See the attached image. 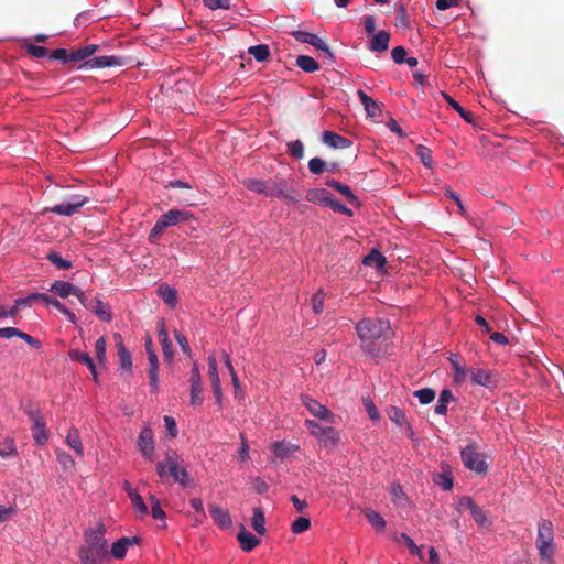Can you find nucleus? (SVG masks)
I'll return each instance as SVG.
<instances>
[{
    "mask_svg": "<svg viewBox=\"0 0 564 564\" xmlns=\"http://www.w3.org/2000/svg\"><path fill=\"white\" fill-rule=\"evenodd\" d=\"M356 332L364 352L377 357L380 351L377 341L388 337L390 323L382 318H362L356 324Z\"/></svg>",
    "mask_w": 564,
    "mask_h": 564,
    "instance_id": "f257e3e1",
    "label": "nucleus"
},
{
    "mask_svg": "<svg viewBox=\"0 0 564 564\" xmlns=\"http://www.w3.org/2000/svg\"><path fill=\"white\" fill-rule=\"evenodd\" d=\"M535 546L538 549L540 564H553L557 547L554 543L553 523L550 520L542 519L538 523Z\"/></svg>",
    "mask_w": 564,
    "mask_h": 564,
    "instance_id": "f03ea898",
    "label": "nucleus"
},
{
    "mask_svg": "<svg viewBox=\"0 0 564 564\" xmlns=\"http://www.w3.org/2000/svg\"><path fill=\"white\" fill-rule=\"evenodd\" d=\"M156 471L162 479L170 475L174 481L180 482L182 486H187L191 482L184 460L175 451L169 449L165 453V459L158 463Z\"/></svg>",
    "mask_w": 564,
    "mask_h": 564,
    "instance_id": "7ed1b4c3",
    "label": "nucleus"
},
{
    "mask_svg": "<svg viewBox=\"0 0 564 564\" xmlns=\"http://www.w3.org/2000/svg\"><path fill=\"white\" fill-rule=\"evenodd\" d=\"M194 219L191 212L185 209H171L163 214L152 228L149 239L153 242L166 228L175 226L180 223H188Z\"/></svg>",
    "mask_w": 564,
    "mask_h": 564,
    "instance_id": "20e7f679",
    "label": "nucleus"
},
{
    "mask_svg": "<svg viewBox=\"0 0 564 564\" xmlns=\"http://www.w3.org/2000/svg\"><path fill=\"white\" fill-rule=\"evenodd\" d=\"M106 527L102 522H97L94 527L85 531L86 547L96 551L97 553L107 554V541L105 539Z\"/></svg>",
    "mask_w": 564,
    "mask_h": 564,
    "instance_id": "39448f33",
    "label": "nucleus"
},
{
    "mask_svg": "<svg viewBox=\"0 0 564 564\" xmlns=\"http://www.w3.org/2000/svg\"><path fill=\"white\" fill-rule=\"evenodd\" d=\"M463 464L466 468L484 474L487 470V464L482 456L477 452L476 443H469L460 452Z\"/></svg>",
    "mask_w": 564,
    "mask_h": 564,
    "instance_id": "423d86ee",
    "label": "nucleus"
},
{
    "mask_svg": "<svg viewBox=\"0 0 564 564\" xmlns=\"http://www.w3.org/2000/svg\"><path fill=\"white\" fill-rule=\"evenodd\" d=\"M26 414L32 422V436L37 445H44L48 440L45 420L36 409H29Z\"/></svg>",
    "mask_w": 564,
    "mask_h": 564,
    "instance_id": "0eeeda50",
    "label": "nucleus"
},
{
    "mask_svg": "<svg viewBox=\"0 0 564 564\" xmlns=\"http://www.w3.org/2000/svg\"><path fill=\"white\" fill-rule=\"evenodd\" d=\"M138 448L147 460H153L155 457L154 435L151 426L145 424L138 437Z\"/></svg>",
    "mask_w": 564,
    "mask_h": 564,
    "instance_id": "6e6552de",
    "label": "nucleus"
},
{
    "mask_svg": "<svg viewBox=\"0 0 564 564\" xmlns=\"http://www.w3.org/2000/svg\"><path fill=\"white\" fill-rule=\"evenodd\" d=\"M50 291L61 297H67L69 295H74L78 299V301L80 302V304L83 306H88L87 299L85 297L83 291L78 286L73 285L69 282L55 281L51 285Z\"/></svg>",
    "mask_w": 564,
    "mask_h": 564,
    "instance_id": "1a4fd4ad",
    "label": "nucleus"
},
{
    "mask_svg": "<svg viewBox=\"0 0 564 564\" xmlns=\"http://www.w3.org/2000/svg\"><path fill=\"white\" fill-rule=\"evenodd\" d=\"M87 202L88 198L85 196L73 195L67 202L55 205L48 210L62 216H72L76 214Z\"/></svg>",
    "mask_w": 564,
    "mask_h": 564,
    "instance_id": "9d476101",
    "label": "nucleus"
},
{
    "mask_svg": "<svg viewBox=\"0 0 564 564\" xmlns=\"http://www.w3.org/2000/svg\"><path fill=\"white\" fill-rule=\"evenodd\" d=\"M189 384H191V404L194 406L200 405L204 401L203 395V383L202 376L198 369L197 362H194L191 376H189Z\"/></svg>",
    "mask_w": 564,
    "mask_h": 564,
    "instance_id": "9b49d317",
    "label": "nucleus"
},
{
    "mask_svg": "<svg viewBox=\"0 0 564 564\" xmlns=\"http://www.w3.org/2000/svg\"><path fill=\"white\" fill-rule=\"evenodd\" d=\"M245 185L248 189H250L254 193L270 195V196H276V197L282 196L281 187H279L278 185L272 184V183L263 182L261 180L250 178V180L245 181Z\"/></svg>",
    "mask_w": 564,
    "mask_h": 564,
    "instance_id": "f8f14e48",
    "label": "nucleus"
},
{
    "mask_svg": "<svg viewBox=\"0 0 564 564\" xmlns=\"http://www.w3.org/2000/svg\"><path fill=\"white\" fill-rule=\"evenodd\" d=\"M141 539L138 536H123L112 543L110 547V554L116 560H122L126 557L129 547L139 545Z\"/></svg>",
    "mask_w": 564,
    "mask_h": 564,
    "instance_id": "ddd939ff",
    "label": "nucleus"
},
{
    "mask_svg": "<svg viewBox=\"0 0 564 564\" xmlns=\"http://www.w3.org/2000/svg\"><path fill=\"white\" fill-rule=\"evenodd\" d=\"M207 360H208V376L210 379L214 395H215L216 402L218 404H220L221 399H223V391H221L220 378H219L218 369H217V360H216L215 355H209Z\"/></svg>",
    "mask_w": 564,
    "mask_h": 564,
    "instance_id": "4468645a",
    "label": "nucleus"
},
{
    "mask_svg": "<svg viewBox=\"0 0 564 564\" xmlns=\"http://www.w3.org/2000/svg\"><path fill=\"white\" fill-rule=\"evenodd\" d=\"M303 405L310 411L312 415L324 421H332L333 413L323 404L311 399L310 397L302 398Z\"/></svg>",
    "mask_w": 564,
    "mask_h": 564,
    "instance_id": "2eb2a0df",
    "label": "nucleus"
},
{
    "mask_svg": "<svg viewBox=\"0 0 564 564\" xmlns=\"http://www.w3.org/2000/svg\"><path fill=\"white\" fill-rule=\"evenodd\" d=\"M208 510H209V513H210L215 524L218 528H220L223 530H227V529L231 528L232 521H231V517H230V513L228 512V510L223 509L221 507H219L215 503H210L208 506Z\"/></svg>",
    "mask_w": 564,
    "mask_h": 564,
    "instance_id": "dca6fc26",
    "label": "nucleus"
},
{
    "mask_svg": "<svg viewBox=\"0 0 564 564\" xmlns=\"http://www.w3.org/2000/svg\"><path fill=\"white\" fill-rule=\"evenodd\" d=\"M316 195H318V200L322 204L330 207L334 212L346 216H352V210L350 208L336 200L334 196L327 193L325 189H321Z\"/></svg>",
    "mask_w": 564,
    "mask_h": 564,
    "instance_id": "f3484780",
    "label": "nucleus"
},
{
    "mask_svg": "<svg viewBox=\"0 0 564 564\" xmlns=\"http://www.w3.org/2000/svg\"><path fill=\"white\" fill-rule=\"evenodd\" d=\"M360 102L362 104L369 117H379L382 113V104L372 99L364 90L359 89L357 93Z\"/></svg>",
    "mask_w": 564,
    "mask_h": 564,
    "instance_id": "a211bd4d",
    "label": "nucleus"
},
{
    "mask_svg": "<svg viewBox=\"0 0 564 564\" xmlns=\"http://www.w3.org/2000/svg\"><path fill=\"white\" fill-rule=\"evenodd\" d=\"M65 443L67 446L74 451L75 455L78 457L84 456V446L82 443V437L79 431L75 426H70L67 431Z\"/></svg>",
    "mask_w": 564,
    "mask_h": 564,
    "instance_id": "6ab92c4d",
    "label": "nucleus"
},
{
    "mask_svg": "<svg viewBox=\"0 0 564 564\" xmlns=\"http://www.w3.org/2000/svg\"><path fill=\"white\" fill-rule=\"evenodd\" d=\"M470 375V379L475 384H479L486 388H490L495 386V381L492 379V372L487 369L480 368H470L468 369Z\"/></svg>",
    "mask_w": 564,
    "mask_h": 564,
    "instance_id": "aec40b11",
    "label": "nucleus"
},
{
    "mask_svg": "<svg viewBox=\"0 0 564 564\" xmlns=\"http://www.w3.org/2000/svg\"><path fill=\"white\" fill-rule=\"evenodd\" d=\"M121 65L122 58L113 55L94 57L85 64L88 68H105Z\"/></svg>",
    "mask_w": 564,
    "mask_h": 564,
    "instance_id": "412c9836",
    "label": "nucleus"
},
{
    "mask_svg": "<svg viewBox=\"0 0 564 564\" xmlns=\"http://www.w3.org/2000/svg\"><path fill=\"white\" fill-rule=\"evenodd\" d=\"M325 144L334 149H347L351 145V141L333 131H325L322 137Z\"/></svg>",
    "mask_w": 564,
    "mask_h": 564,
    "instance_id": "4be33fe9",
    "label": "nucleus"
},
{
    "mask_svg": "<svg viewBox=\"0 0 564 564\" xmlns=\"http://www.w3.org/2000/svg\"><path fill=\"white\" fill-rule=\"evenodd\" d=\"M237 540L240 544V547L245 552L252 551L260 543L259 539L251 534L249 531H247V529L242 524L240 525V531L237 535Z\"/></svg>",
    "mask_w": 564,
    "mask_h": 564,
    "instance_id": "5701e85b",
    "label": "nucleus"
},
{
    "mask_svg": "<svg viewBox=\"0 0 564 564\" xmlns=\"http://www.w3.org/2000/svg\"><path fill=\"white\" fill-rule=\"evenodd\" d=\"M390 34L386 31L378 32L371 40L370 51L384 52L389 47Z\"/></svg>",
    "mask_w": 564,
    "mask_h": 564,
    "instance_id": "b1692460",
    "label": "nucleus"
},
{
    "mask_svg": "<svg viewBox=\"0 0 564 564\" xmlns=\"http://www.w3.org/2000/svg\"><path fill=\"white\" fill-rule=\"evenodd\" d=\"M116 346L118 349V356L120 358L121 368L130 370L132 367V360L129 351L123 345L122 338L119 334L115 335Z\"/></svg>",
    "mask_w": 564,
    "mask_h": 564,
    "instance_id": "393cba45",
    "label": "nucleus"
},
{
    "mask_svg": "<svg viewBox=\"0 0 564 564\" xmlns=\"http://www.w3.org/2000/svg\"><path fill=\"white\" fill-rule=\"evenodd\" d=\"M318 442L326 448H333L339 442V433L334 427L327 426L318 437Z\"/></svg>",
    "mask_w": 564,
    "mask_h": 564,
    "instance_id": "a878e982",
    "label": "nucleus"
},
{
    "mask_svg": "<svg viewBox=\"0 0 564 564\" xmlns=\"http://www.w3.org/2000/svg\"><path fill=\"white\" fill-rule=\"evenodd\" d=\"M308 44L324 53L326 63L332 64L335 61V55L330 47L328 46V44L324 40L318 37L316 34H312V40L310 41Z\"/></svg>",
    "mask_w": 564,
    "mask_h": 564,
    "instance_id": "bb28decb",
    "label": "nucleus"
},
{
    "mask_svg": "<svg viewBox=\"0 0 564 564\" xmlns=\"http://www.w3.org/2000/svg\"><path fill=\"white\" fill-rule=\"evenodd\" d=\"M158 294L169 306L174 307L177 304V291L174 288L162 284L158 289Z\"/></svg>",
    "mask_w": 564,
    "mask_h": 564,
    "instance_id": "cd10ccee",
    "label": "nucleus"
},
{
    "mask_svg": "<svg viewBox=\"0 0 564 564\" xmlns=\"http://www.w3.org/2000/svg\"><path fill=\"white\" fill-rule=\"evenodd\" d=\"M86 307L90 308L94 312V314L104 322H109L111 319L110 307L99 299L95 300L94 305L88 303V306Z\"/></svg>",
    "mask_w": 564,
    "mask_h": 564,
    "instance_id": "c85d7f7f",
    "label": "nucleus"
},
{
    "mask_svg": "<svg viewBox=\"0 0 564 564\" xmlns=\"http://www.w3.org/2000/svg\"><path fill=\"white\" fill-rule=\"evenodd\" d=\"M442 96L447 101V104L455 109L459 116L468 123H473L475 120V116L471 111L464 109L454 98H452L448 94L442 93Z\"/></svg>",
    "mask_w": 564,
    "mask_h": 564,
    "instance_id": "c756f323",
    "label": "nucleus"
},
{
    "mask_svg": "<svg viewBox=\"0 0 564 564\" xmlns=\"http://www.w3.org/2000/svg\"><path fill=\"white\" fill-rule=\"evenodd\" d=\"M296 66L305 73H315L321 68L319 64L308 55H299Z\"/></svg>",
    "mask_w": 564,
    "mask_h": 564,
    "instance_id": "7c9ffc66",
    "label": "nucleus"
},
{
    "mask_svg": "<svg viewBox=\"0 0 564 564\" xmlns=\"http://www.w3.org/2000/svg\"><path fill=\"white\" fill-rule=\"evenodd\" d=\"M69 356L73 360H77V361L86 365L89 368V370L91 371L93 379L95 381H97L96 366H95L93 359L86 352H83L79 350H72L69 352Z\"/></svg>",
    "mask_w": 564,
    "mask_h": 564,
    "instance_id": "2f4dec72",
    "label": "nucleus"
},
{
    "mask_svg": "<svg viewBox=\"0 0 564 564\" xmlns=\"http://www.w3.org/2000/svg\"><path fill=\"white\" fill-rule=\"evenodd\" d=\"M386 258L383 254L378 250H372L369 254H367L362 263L368 267H376L378 270H381L386 265Z\"/></svg>",
    "mask_w": 564,
    "mask_h": 564,
    "instance_id": "473e14b6",
    "label": "nucleus"
},
{
    "mask_svg": "<svg viewBox=\"0 0 564 564\" xmlns=\"http://www.w3.org/2000/svg\"><path fill=\"white\" fill-rule=\"evenodd\" d=\"M130 502L137 518L144 519L149 514L148 506L140 494L133 495V497L130 498Z\"/></svg>",
    "mask_w": 564,
    "mask_h": 564,
    "instance_id": "72a5a7b5",
    "label": "nucleus"
},
{
    "mask_svg": "<svg viewBox=\"0 0 564 564\" xmlns=\"http://www.w3.org/2000/svg\"><path fill=\"white\" fill-rule=\"evenodd\" d=\"M159 338L162 346L164 357L171 361L173 359L172 341L169 338V334L165 327L162 325L159 330Z\"/></svg>",
    "mask_w": 564,
    "mask_h": 564,
    "instance_id": "f704fd0d",
    "label": "nucleus"
},
{
    "mask_svg": "<svg viewBox=\"0 0 564 564\" xmlns=\"http://www.w3.org/2000/svg\"><path fill=\"white\" fill-rule=\"evenodd\" d=\"M454 399L453 393L448 389H444L440 398L437 400V403L434 408V411L436 414L444 415L447 412V404Z\"/></svg>",
    "mask_w": 564,
    "mask_h": 564,
    "instance_id": "c9c22d12",
    "label": "nucleus"
},
{
    "mask_svg": "<svg viewBox=\"0 0 564 564\" xmlns=\"http://www.w3.org/2000/svg\"><path fill=\"white\" fill-rule=\"evenodd\" d=\"M149 499L151 503V516L155 520L162 521V528H166V514L161 508L160 500L154 495H151Z\"/></svg>",
    "mask_w": 564,
    "mask_h": 564,
    "instance_id": "e433bc0d",
    "label": "nucleus"
},
{
    "mask_svg": "<svg viewBox=\"0 0 564 564\" xmlns=\"http://www.w3.org/2000/svg\"><path fill=\"white\" fill-rule=\"evenodd\" d=\"M264 524H265V520H264V514H263L262 510L259 508H254L253 516L251 519V525H252L253 530L258 534L263 535L265 533Z\"/></svg>",
    "mask_w": 564,
    "mask_h": 564,
    "instance_id": "4c0bfd02",
    "label": "nucleus"
},
{
    "mask_svg": "<svg viewBox=\"0 0 564 564\" xmlns=\"http://www.w3.org/2000/svg\"><path fill=\"white\" fill-rule=\"evenodd\" d=\"M387 415L394 424L400 427H402L408 422L404 412L394 405H391L387 409Z\"/></svg>",
    "mask_w": 564,
    "mask_h": 564,
    "instance_id": "58836bf2",
    "label": "nucleus"
},
{
    "mask_svg": "<svg viewBox=\"0 0 564 564\" xmlns=\"http://www.w3.org/2000/svg\"><path fill=\"white\" fill-rule=\"evenodd\" d=\"M105 553H97L89 547L83 546L79 551L82 564H97V558L105 556Z\"/></svg>",
    "mask_w": 564,
    "mask_h": 564,
    "instance_id": "ea45409f",
    "label": "nucleus"
},
{
    "mask_svg": "<svg viewBox=\"0 0 564 564\" xmlns=\"http://www.w3.org/2000/svg\"><path fill=\"white\" fill-rule=\"evenodd\" d=\"M365 517L369 521V523L375 527L377 530L382 531L386 528V520L377 511L366 509L364 511Z\"/></svg>",
    "mask_w": 564,
    "mask_h": 564,
    "instance_id": "a19ab883",
    "label": "nucleus"
},
{
    "mask_svg": "<svg viewBox=\"0 0 564 564\" xmlns=\"http://www.w3.org/2000/svg\"><path fill=\"white\" fill-rule=\"evenodd\" d=\"M98 46L96 44L86 45L70 53L69 59L74 61H84L87 57L91 56Z\"/></svg>",
    "mask_w": 564,
    "mask_h": 564,
    "instance_id": "79ce46f5",
    "label": "nucleus"
},
{
    "mask_svg": "<svg viewBox=\"0 0 564 564\" xmlns=\"http://www.w3.org/2000/svg\"><path fill=\"white\" fill-rule=\"evenodd\" d=\"M248 54L251 55L256 61L263 62L268 58L270 51L268 45L260 44L250 46L248 48Z\"/></svg>",
    "mask_w": 564,
    "mask_h": 564,
    "instance_id": "37998d69",
    "label": "nucleus"
},
{
    "mask_svg": "<svg viewBox=\"0 0 564 564\" xmlns=\"http://www.w3.org/2000/svg\"><path fill=\"white\" fill-rule=\"evenodd\" d=\"M17 454V447L12 438H7L0 443V457L9 458Z\"/></svg>",
    "mask_w": 564,
    "mask_h": 564,
    "instance_id": "c03bdc74",
    "label": "nucleus"
},
{
    "mask_svg": "<svg viewBox=\"0 0 564 564\" xmlns=\"http://www.w3.org/2000/svg\"><path fill=\"white\" fill-rule=\"evenodd\" d=\"M311 527V520L307 517H300L291 524V530L294 534H301L307 531Z\"/></svg>",
    "mask_w": 564,
    "mask_h": 564,
    "instance_id": "a18cd8bd",
    "label": "nucleus"
},
{
    "mask_svg": "<svg viewBox=\"0 0 564 564\" xmlns=\"http://www.w3.org/2000/svg\"><path fill=\"white\" fill-rule=\"evenodd\" d=\"M416 397L422 404H430L435 399V391L431 388H423L414 391Z\"/></svg>",
    "mask_w": 564,
    "mask_h": 564,
    "instance_id": "49530a36",
    "label": "nucleus"
},
{
    "mask_svg": "<svg viewBox=\"0 0 564 564\" xmlns=\"http://www.w3.org/2000/svg\"><path fill=\"white\" fill-rule=\"evenodd\" d=\"M55 454L57 462L64 469L73 468L75 466V460L68 453L57 448Z\"/></svg>",
    "mask_w": 564,
    "mask_h": 564,
    "instance_id": "de8ad7c7",
    "label": "nucleus"
},
{
    "mask_svg": "<svg viewBox=\"0 0 564 564\" xmlns=\"http://www.w3.org/2000/svg\"><path fill=\"white\" fill-rule=\"evenodd\" d=\"M470 513L474 518V520L476 521V523L479 525V527H488L490 523L487 519V516H486V512L479 507L476 505V507H474L471 510H470Z\"/></svg>",
    "mask_w": 564,
    "mask_h": 564,
    "instance_id": "09e8293b",
    "label": "nucleus"
},
{
    "mask_svg": "<svg viewBox=\"0 0 564 564\" xmlns=\"http://www.w3.org/2000/svg\"><path fill=\"white\" fill-rule=\"evenodd\" d=\"M416 155L420 158L423 165H425L426 167L432 166L433 160H432L431 150L429 148H426L424 145H419L416 148Z\"/></svg>",
    "mask_w": 564,
    "mask_h": 564,
    "instance_id": "8fccbe9b",
    "label": "nucleus"
},
{
    "mask_svg": "<svg viewBox=\"0 0 564 564\" xmlns=\"http://www.w3.org/2000/svg\"><path fill=\"white\" fill-rule=\"evenodd\" d=\"M325 293L319 290L312 297V307L316 314H321L324 311Z\"/></svg>",
    "mask_w": 564,
    "mask_h": 564,
    "instance_id": "3c124183",
    "label": "nucleus"
},
{
    "mask_svg": "<svg viewBox=\"0 0 564 564\" xmlns=\"http://www.w3.org/2000/svg\"><path fill=\"white\" fill-rule=\"evenodd\" d=\"M310 172L316 175L322 174L326 169V163L321 158H313L308 161Z\"/></svg>",
    "mask_w": 564,
    "mask_h": 564,
    "instance_id": "603ef678",
    "label": "nucleus"
},
{
    "mask_svg": "<svg viewBox=\"0 0 564 564\" xmlns=\"http://www.w3.org/2000/svg\"><path fill=\"white\" fill-rule=\"evenodd\" d=\"M149 379L151 391L156 393L159 391V366H155L153 361V366L149 369Z\"/></svg>",
    "mask_w": 564,
    "mask_h": 564,
    "instance_id": "864d4df0",
    "label": "nucleus"
},
{
    "mask_svg": "<svg viewBox=\"0 0 564 564\" xmlns=\"http://www.w3.org/2000/svg\"><path fill=\"white\" fill-rule=\"evenodd\" d=\"M288 150L290 154L295 159H302L304 156V147L303 143L299 140L289 142Z\"/></svg>",
    "mask_w": 564,
    "mask_h": 564,
    "instance_id": "5fc2aeb1",
    "label": "nucleus"
},
{
    "mask_svg": "<svg viewBox=\"0 0 564 564\" xmlns=\"http://www.w3.org/2000/svg\"><path fill=\"white\" fill-rule=\"evenodd\" d=\"M337 192L344 195L350 204L355 206H360L358 197L352 193L348 185L341 184Z\"/></svg>",
    "mask_w": 564,
    "mask_h": 564,
    "instance_id": "6e6d98bb",
    "label": "nucleus"
},
{
    "mask_svg": "<svg viewBox=\"0 0 564 564\" xmlns=\"http://www.w3.org/2000/svg\"><path fill=\"white\" fill-rule=\"evenodd\" d=\"M95 348H96V358L98 360L99 364H105L106 362V340L100 337L96 340V344H95Z\"/></svg>",
    "mask_w": 564,
    "mask_h": 564,
    "instance_id": "4d7b16f0",
    "label": "nucleus"
},
{
    "mask_svg": "<svg viewBox=\"0 0 564 564\" xmlns=\"http://www.w3.org/2000/svg\"><path fill=\"white\" fill-rule=\"evenodd\" d=\"M48 260L58 269H68L72 267V263L65 259H63L58 253L53 252L48 254Z\"/></svg>",
    "mask_w": 564,
    "mask_h": 564,
    "instance_id": "13d9d810",
    "label": "nucleus"
},
{
    "mask_svg": "<svg viewBox=\"0 0 564 564\" xmlns=\"http://www.w3.org/2000/svg\"><path fill=\"white\" fill-rule=\"evenodd\" d=\"M17 306L0 305V321L2 319H14L18 315Z\"/></svg>",
    "mask_w": 564,
    "mask_h": 564,
    "instance_id": "bf43d9fd",
    "label": "nucleus"
},
{
    "mask_svg": "<svg viewBox=\"0 0 564 564\" xmlns=\"http://www.w3.org/2000/svg\"><path fill=\"white\" fill-rule=\"evenodd\" d=\"M451 361H452L453 368L455 370V373H454L455 382H457V383L463 382L466 378L467 370L463 366H460L457 360L451 359Z\"/></svg>",
    "mask_w": 564,
    "mask_h": 564,
    "instance_id": "052dcab7",
    "label": "nucleus"
},
{
    "mask_svg": "<svg viewBox=\"0 0 564 564\" xmlns=\"http://www.w3.org/2000/svg\"><path fill=\"white\" fill-rule=\"evenodd\" d=\"M289 34H291L292 36L295 37L296 41L301 42V43H310V41L312 40V34L311 32H306V31H301V30H288L286 31Z\"/></svg>",
    "mask_w": 564,
    "mask_h": 564,
    "instance_id": "680f3d73",
    "label": "nucleus"
},
{
    "mask_svg": "<svg viewBox=\"0 0 564 564\" xmlns=\"http://www.w3.org/2000/svg\"><path fill=\"white\" fill-rule=\"evenodd\" d=\"M305 424L307 429L310 430L311 434L314 435L317 440L322 435V433L325 431L327 426H323L319 423L313 421V420H306Z\"/></svg>",
    "mask_w": 564,
    "mask_h": 564,
    "instance_id": "e2e57ef3",
    "label": "nucleus"
},
{
    "mask_svg": "<svg viewBox=\"0 0 564 564\" xmlns=\"http://www.w3.org/2000/svg\"><path fill=\"white\" fill-rule=\"evenodd\" d=\"M362 401L369 417L373 421L379 420L380 414L373 402L369 398H364Z\"/></svg>",
    "mask_w": 564,
    "mask_h": 564,
    "instance_id": "0e129e2a",
    "label": "nucleus"
},
{
    "mask_svg": "<svg viewBox=\"0 0 564 564\" xmlns=\"http://www.w3.org/2000/svg\"><path fill=\"white\" fill-rule=\"evenodd\" d=\"M52 303V306H54L55 308H57L63 315L66 316V318L72 323V324H76L77 323V317L75 316V314L73 312H70L67 307H65L61 302H51Z\"/></svg>",
    "mask_w": 564,
    "mask_h": 564,
    "instance_id": "69168bd1",
    "label": "nucleus"
},
{
    "mask_svg": "<svg viewBox=\"0 0 564 564\" xmlns=\"http://www.w3.org/2000/svg\"><path fill=\"white\" fill-rule=\"evenodd\" d=\"M435 481L444 490H449L453 488V479L447 474H438Z\"/></svg>",
    "mask_w": 564,
    "mask_h": 564,
    "instance_id": "338daca9",
    "label": "nucleus"
},
{
    "mask_svg": "<svg viewBox=\"0 0 564 564\" xmlns=\"http://www.w3.org/2000/svg\"><path fill=\"white\" fill-rule=\"evenodd\" d=\"M392 59L397 64H403L406 57V51L403 46H397L391 52Z\"/></svg>",
    "mask_w": 564,
    "mask_h": 564,
    "instance_id": "774afa93",
    "label": "nucleus"
}]
</instances>
